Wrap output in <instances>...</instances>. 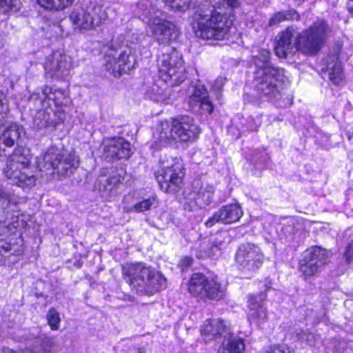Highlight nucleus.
Instances as JSON below:
<instances>
[{"mask_svg": "<svg viewBox=\"0 0 353 353\" xmlns=\"http://www.w3.org/2000/svg\"><path fill=\"white\" fill-rule=\"evenodd\" d=\"M329 32V27L323 19L316 20L309 28L294 37L296 30L291 26L278 35L275 54L281 58L299 50L305 54H314L319 52Z\"/></svg>", "mask_w": 353, "mask_h": 353, "instance_id": "f257e3e1", "label": "nucleus"}, {"mask_svg": "<svg viewBox=\"0 0 353 353\" xmlns=\"http://www.w3.org/2000/svg\"><path fill=\"white\" fill-rule=\"evenodd\" d=\"M221 1L232 8L239 6L238 0H218L212 7L203 6L198 8L192 22V28L196 37L214 40H223L228 37L232 21L218 10L221 9Z\"/></svg>", "mask_w": 353, "mask_h": 353, "instance_id": "f03ea898", "label": "nucleus"}, {"mask_svg": "<svg viewBox=\"0 0 353 353\" xmlns=\"http://www.w3.org/2000/svg\"><path fill=\"white\" fill-rule=\"evenodd\" d=\"M270 52L265 49L253 51L252 64L254 67L253 86L269 100H277L280 85L284 81L283 69L274 67L270 61Z\"/></svg>", "mask_w": 353, "mask_h": 353, "instance_id": "7ed1b4c3", "label": "nucleus"}, {"mask_svg": "<svg viewBox=\"0 0 353 353\" xmlns=\"http://www.w3.org/2000/svg\"><path fill=\"white\" fill-rule=\"evenodd\" d=\"M199 134L200 129L192 117L178 116L171 118L170 121H162L156 128L150 147L157 150L176 140L182 142L193 141Z\"/></svg>", "mask_w": 353, "mask_h": 353, "instance_id": "20e7f679", "label": "nucleus"}, {"mask_svg": "<svg viewBox=\"0 0 353 353\" xmlns=\"http://www.w3.org/2000/svg\"><path fill=\"white\" fill-rule=\"evenodd\" d=\"M122 272L129 285L139 294H152L166 287L165 278L143 263L126 264Z\"/></svg>", "mask_w": 353, "mask_h": 353, "instance_id": "39448f33", "label": "nucleus"}, {"mask_svg": "<svg viewBox=\"0 0 353 353\" xmlns=\"http://www.w3.org/2000/svg\"><path fill=\"white\" fill-rule=\"evenodd\" d=\"M134 14L148 26L154 39L161 44L168 43L176 38V26L165 18L156 15L155 8L150 0H143L136 6Z\"/></svg>", "mask_w": 353, "mask_h": 353, "instance_id": "423d86ee", "label": "nucleus"}, {"mask_svg": "<svg viewBox=\"0 0 353 353\" xmlns=\"http://www.w3.org/2000/svg\"><path fill=\"white\" fill-rule=\"evenodd\" d=\"M32 155L28 148L18 147L9 156L3 168L5 176L12 183L21 188L30 187L35 184L36 177L30 165Z\"/></svg>", "mask_w": 353, "mask_h": 353, "instance_id": "0eeeda50", "label": "nucleus"}, {"mask_svg": "<svg viewBox=\"0 0 353 353\" xmlns=\"http://www.w3.org/2000/svg\"><path fill=\"white\" fill-rule=\"evenodd\" d=\"M159 78L168 86L180 85L186 78L185 69L180 53L166 46L158 59Z\"/></svg>", "mask_w": 353, "mask_h": 353, "instance_id": "6e6552de", "label": "nucleus"}, {"mask_svg": "<svg viewBox=\"0 0 353 353\" xmlns=\"http://www.w3.org/2000/svg\"><path fill=\"white\" fill-rule=\"evenodd\" d=\"M79 159L74 153L62 152L52 146L38 159L37 165L41 170L57 172L62 175L68 174L72 168L79 166Z\"/></svg>", "mask_w": 353, "mask_h": 353, "instance_id": "1a4fd4ad", "label": "nucleus"}, {"mask_svg": "<svg viewBox=\"0 0 353 353\" xmlns=\"http://www.w3.org/2000/svg\"><path fill=\"white\" fill-rule=\"evenodd\" d=\"M108 18L105 8L100 5L83 8L77 7L70 14L69 19L75 30H90L99 26Z\"/></svg>", "mask_w": 353, "mask_h": 353, "instance_id": "9d476101", "label": "nucleus"}, {"mask_svg": "<svg viewBox=\"0 0 353 353\" xmlns=\"http://www.w3.org/2000/svg\"><path fill=\"white\" fill-rule=\"evenodd\" d=\"M183 170L180 159L171 158L156 174V179L161 190L170 194L179 192L183 184Z\"/></svg>", "mask_w": 353, "mask_h": 353, "instance_id": "9b49d317", "label": "nucleus"}, {"mask_svg": "<svg viewBox=\"0 0 353 353\" xmlns=\"http://www.w3.org/2000/svg\"><path fill=\"white\" fill-rule=\"evenodd\" d=\"M104 61L105 70L114 77H118L134 67L136 59L132 48L126 46L119 51L109 49L105 55Z\"/></svg>", "mask_w": 353, "mask_h": 353, "instance_id": "f8f14e48", "label": "nucleus"}, {"mask_svg": "<svg viewBox=\"0 0 353 353\" xmlns=\"http://www.w3.org/2000/svg\"><path fill=\"white\" fill-rule=\"evenodd\" d=\"M263 260L264 256L261 249L254 244H243L236 253V264L244 272H252L258 270Z\"/></svg>", "mask_w": 353, "mask_h": 353, "instance_id": "ddd939ff", "label": "nucleus"}, {"mask_svg": "<svg viewBox=\"0 0 353 353\" xmlns=\"http://www.w3.org/2000/svg\"><path fill=\"white\" fill-rule=\"evenodd\" d=\"M71 67V57L61 50L54 51L48 56L43 65L46 74L57 79L67 78Z\"/></svg>", "mask_w": 353, "mask_h": 353, "instance_id": "4468645a", "label": "nucleus"}, {"mask_svg": "<svg viewBox=\"0 0 353 353\" xmlns=\"http://www.w3.org/2000/svg\"><path fill=\"white\" fill-rule=\"evenodd\" d=\"M328 252L321 247H312L307 249L303 259L300 261L299 270L305 277H310L318 273L327 263Z\"/></svg>", "mask_w": 353, "mask_h": 353, "instance_id": "2eb2a0df", "label": "nucleus"}, {"mask_svg": "<svg viewBox=\"0 0 353 353\" xmlns=\"http://www.w3.org/2000/svg\"><path fill=\"white\" fill-rule=\"evenodd\" d=\"M37 100L43 109H51V103L57 107L67 105L70 102L68 93L65 90H61L57 87L45 86L41 88V93H33L29 97L30 103H33L35 105V100Z\"/></svg>", "mask_w": 353, "mask_h": 353, "instance_id": "dca6fc26", "label": "nucleus"}, {"mask_svg": "<svg viewBox=\"0 0 353 353\" xmlns=\"http://www.w3.org/2000/svg\"><path fill=\"white\" fill-rule=\"evenodd\" d=\"M188 104L191 110L201 114H210L213 111L208 92L205 85L200 83L192 86Z\"/></svg>", "mask_w": 353, "mask_h": 353, "instance_id": "f3484780", "label": "nucleus"}, {"mask_svg": "<svg viewBox=\"0 0 353 353\" xmlns=\"http://www.w3.org/2000/svg\"><path fill=\"white\" fill-rule=\"evenodd\" d=\"M213 194V186L206 185L205 187H200V181L196 180L193 183V190L189 192L185 190L184 192L185 203L192 208L194 205L201 208L210 204Z\"/></svg>", "mask_w": 353, "mask_h": 353, "instance_id": "a211bd4d", "label": "nucleus"}, {"mask_svg": "<svg viewBox=\"0 0 353 353\" xmlns=\"http://www.w3.org/2000/svg\"><path fill=\"white\" fill-rule=\"evenodd\" d=\"M103 150L104 157L108 161L128 159L132 153L130 143L121 137L105 140Z\"/></svg>", "mask_w": 353, "mask_h": 353, "instance_id": "6ab92c4d", "label": "nucleus"}, {"mask_svg": "<svg viewBox=\"0 0 353 353\" xmlns=\"http://www.w3.org/2000/svg\"><path fill=\"white\" fill-rule=\"evenodd\" d=\"M265 296L263 294L248 296V320L250 323L260 326L267 319L266 307L263 305L262 301Z\"/></svg>", "mask_w": 353, "mask_h": 353, "instance_id": "aec40b11", "label": "nucleus"}, {"mask_svg": "<svg viewBox=\"0 0 353 353\" xmlns=\"http://www.w3.org/2000/svg\"><path fill=\"white\" fill-rule=\"evenodd\" d=\"M23 130L22 127L16 123H6L0 126V145L10 148L14 145ZM5 154V150L0 146V156Z\"/></svg>", "mask_w": 353, "mask_h": 353, "instance_id": "412c9836", "label": "nucleus"}, {"mask_svg": "<svg viewBox=\"0 0 353 353\" xmlns=\"http://www.w3.org/2000/svg\"><path fill=\"white\" fill-rule=\"evenodd\" d=\"M225 325L221 319L206 320L201 327V334L208 342L225 332Z\"/></svg>", "mask_w": 353, "mask_h": 353, "instance_id": "4be33fe9", "label": "nucleus"}, {"mask_svg": "<svg viewBox=\"0 0 353 353\" xmlns=\"http://www.w3.org/2000/svg\"><path fill=\"white\" fill-rule=\"evenodd\" d=\"M42 110L39 111L37 115L36 120H34V122H36L37 120H40V123H38L41 128H46L50 129H54L57 125H59L61 122H62L63 119L61 117V113L56 112H48L46 109H43L41 107Z\"/></svg>", "mask_w": 353, "mask_h": 353, "instance_id": "5701e85b", "label": "nucleus"}, {"mask_svg": "<svg viewBox=\"0 0 353 353\" xmlns=\"http://www.w3.org/2000/svg\"><path fill=\"white\" fill-rule=\"evenodd\" d=\"M329 59L330 62L326 68L328 79L332 84L341 85L343 83L344 80L341 64L335 57H331Z\"/></svg>", "mask_w": 353, "mask_h": 353, "instance_id": "b1692460", "label": "nucleus"}, {"mask_svg": "<svg viewBox=\"0 0 353 353\" xmlns=\"http://www.w3.org/2000/svg\"><path fill=\"white\" fill-rule=\"evenodd\" d=\"M225 294V286L222 285L216 278H212L207 283L202 298L219 301L222 299Z\"/></svg>", "mask_w": 353, "mask_h": 353, "instance_id": "393cba45", "label": "nucleus"}, {"mask_svg": "<svg viewBox=\"0 0 353 353\" xmlns=\"http://www.w3.org/2000/svg\"><path fill=\"white\" fill-rule=\"evenodd\" d=\"M219 211L221 223L229 224L239 220L243 215L241 208L238 204L228 205L222 207Z\"/></svg>", "mask_w": 353, "mask_h": 353, "instance_id": "a878e982", "label": "nucleus"}, {"mask_svg": "<svg viewBox=\"0 0 353 353\" xmlns=\"http://www.w3.org/2000/svg\"><path fill=\"white\" fill-rule=\"evenodd\" d=\"M245 348L244 340L232 335L223 342L218 353H243Z\"/></svg>", "mask_w": 353, "mask_h": 353, "instance_id": "bb28decb", "label": "nucleus"}, {"mask_svg": "<svg viewBox=\"0 0 353 353\" xmlns=\"http://www.w3.org/2000/svg\"><path fill=\"white\" fill-rule=\"evenodd\" d=\"M208 281L209 279H208L207 277L202 274H193L189 281V292L194 296H200L202 298Z\"/></svg>", "mask_w": 353, "mask_h": 353, "instance_id": "cd10ccee", "label": "nucleus"}, {"mask_svg": "<svg viewBox=\"0 0 353 353\" xmlns=\"http://www.w3.org/2000/svg\"><path fill=\"white\" fill-rule=\"evenodd\" d=\"M21 199L12 191L0 185V208L6 209L11 205H16L21 203Z\"/></svg>", "mask_w": 353, "mask_h": 353, "instance_id": "c85d7f7f", "label": "nucleus"}, {"mask_svg": "<svg viewBox=\"0 0 353 353\" xmlns=\"http://www.w3.org/2000/svg\"><path fill=\"white\" fill-rule=\"evenodd\" d=\"M75 0H37L43 8L50 11H62L73 4Z\"/></svg>", "mask_w": 353, "mask_h": 353, "instance_id": "c756f323", "label": "nucleus"}, {"mask_svg": "<svg viewBox=\"0 0 353 353\" xmlns=\"http://www.w3.org/2000/svg\"><path fill=\"white\" fill-rule=\"evenodd\" d=\"M158 204L159 201L157 196L155 194H152L148 198L143 199L134 205L130 211H134L135 212H143L145 211L150 210L152 208H157Z\"/></svg>", "mask_w": 353, "mask_h": 353, "instance_id": "7c9ffc66", "label": "nucleus"}, {"mask_svg": "<svg viewBox=\"0 0 353 353\" xmlns=\"http://www.w3.org/2000/svg\"><path fill=\"white\" fill-rule=\"evenodd\" d=\"M298 17V13L294 10L279 12L272 17L269 21V26H274L286 20L297 19Z\"/></svg>", "mask_w": 353, "mask_h": 353, "instance_id": "2f4dec72", "label": "nucleus"}, {"mask_svg": "<svg viewBox=\"0 0 353 353\" xmlns=\"http://www.w3.org/2000/svg\"><path fill=\"white\" fill-rule=\"evenodd\" d=\"M18 215L11 217V220L8 219L0 222V236L7 235L14 232L15 229L18 227Z\"/></svg>", "mask_w": 353, "mask_h": 353, "instance_id": "473e14b6", "label": "nucleus"}, {"mask_svg": "<svg viewBox=\"0 0 353 353\" xmlns=\"http://www.w3.org/2000/svg\"><path fill=\"white\" fill-rule=\"evenodd\" d=\"M165 88L160 87L157 84H153L152 86L147 91L148 97L157 102H165L166 96Z\"/></svg>", "mask_w": 353, "mask_h": 353, "instance_id": "72a5a7b5", "label": "nucleus"}, {"mask_svg": "<svg viewBox=\"0 0 353 353\" xmlns=\"http://www.w3.org/2000/svg\"><path fill=\"white\" fill-rule=\"evenodd\" d=\"M21 7V0H0V10L4 13L17 12Z\"/></svg>", "mask_w": 353, "mask_h": 353, "instance_id": "f704fd0d", "label": "nucleus"}, {"mask_svg": "<svg viewBox=\"0 0 353 353\" xmlns=\"http://www.w3.org/2000/svg\"><path fill=\"white\" fill-rule=\"evenodd\" d=\"M105 181V184L103 185V189L99 188V190L109 194H114V191L121 183L120 178L117 176H111L106 179Z\"/></svg>", "mask_w": 353, "mask_h": 353, "instance_id": "c9c22d12", "label": "nucleus"}, {"mask_svg": "<svg viewBox=\"0 0 353 353\" xmlns=\"http://www.w3.org/2000/svg\"><path fill=\"white\" fill-rule=\"evenodd\" d=\"M6 90L0 88V120L5 118L9 112L8 100Z\"/></svg>", "mask_w": 353, "mask_h": 353, "instance_id": "e433bc0d", "label": "nucleus"}, {"mask_svg": "<svg viewBox=\"0 0 353 353\" xmlns=\"http://www.w3.org/2000/svg\"><path fill=\"white\" fill-rule=\"evenodd\" d=\"M47 319L52 330H56L59 329L60 317L57 311L54 309H50L47 314Z\"/></svg>", "mask_w": 353, "mask_h": 353, "instance_id": "4c0bfd02", "label": "nucleus"}, {"mask_svg": "<svg viewBox=\"0 0 353 353\" xmlns=\"http://www.w3.org/2000/svg\"><path fill=\"white\" fill-rule=\"evenodd\" d=\"M268 154L264 150H254V155L250 161L258 165L264 163L268 161Z\"/></svg>", "mask_w": 353, "mask_h": 353, "instance_id": "58836bf2", "label": "nucleus"}, {"mask_svg": "<svg viewBox=\"0 0 353 353\" xmlns=\"http://www.w3.org/2000/svg\"><path fill=\"white\" fill-rule=\"evenodd\" d=\"M267 353H294L285 345H274L270 347Z\"/></svg>", "mask_w": 353, "mask_h": 353, "instance_id": "ea45409f", "label": "nucleus"}, {"mask_svg": "<svg viewBox=\"0 0 353 353\" xmlns=\"http://www.w3.org/2000/svg\"><path fill=\"white\" fill-rule=\"evenodd\" d=\"M219 211L216 212L212 216L210 217L205 223V225L208 228L212 227L216 223L221 222V218H219Z\"/></svg>", "mask_w": 353, "mask_h": 353, "instance_id": "a19ab883", "label": "nucleus"}, {"mask_svg": "<svg viewBox=\"0 0 353 353\" xmlns=\"http://www.w3.org/2000/svg\"><path fill=\"white\" fill-rule=\"evenodd\" d=\"M221 245V243H219V244L216 243L215 244V243L213 242L212 243V246H211L210 250L205 251L203 254H197V257L198 258H204V257H206V256H212V252H214V250H221V247H220Z\"/></svg>", "mask_w": 353, "mask_h": 353, "instance_id": "79ce46f5", "label": "nucleus"}, {"mask_svg": "<svg viewBox=\"0 0 353 353\" xmlns=\"http://www.w3.org/2000/svg\"><path fill=\"white\" fill-rule=\"evenodd\" d=\"M297 339L301 341H305L309 345H312L313 343L311 341V339L313 337L312 334L310 333H297Z\"/></svg>", "mask_w": 353, "mask_h": 353, "instance_id": "37998d69", "label": "nucleus"}, {"mask_svg": "<svg viewBox=\"0 0 353 353\" xmlns=\"http://www.w3.org/2000/svg\"><path fill=\"white\" fill-rule=\"evenodd\" d=\"M344 256L346 259L347 262L350 263L353 256V242L350 243V244L347 246Z\"/></svg>", "mask_w": 353, "mask_h": 353, "instance_id": "c03bdc74", "label": "nucleus"}, {"mask_svg": "<svg viewBox=\"0 0 353 353\" xmlns=\"http://www.w3.org/2000/svg\"><path fill=\"white\" fill-rule=\"evenodd\" d=\"M193 259L190 257H184L181 261V266L182 270H183L185 268L190 267L192 263Z\"/></svg>", "mask_w": 353, "mask_h": 353, "instance_id": "a18cd8bd", "label": "nucleus"}, {"mask_svg": "<svg viewBox=\"0 0 353 353\" xmlns=\"http://www.w3.org/2000/svg\"><path fill=\"white\" fill-rule=\"evenodd\" d=\"M0 248L6 252H10L13 250L11 243H8L2 240H0Z\"/></svg>", "mask_w": 353, "mask_h": 353, "instance_id": "49530a36", "label": "nucleus"}, {"mask_svg": "<svg viewBox=\"0 0 353 353\" xmlns=\"http://www.w3.org/2000/svg\"><path fill=\"white\" fill-rule=\"evenodd\" d=\"M223 84H224V79L222 78L219 79L216 81V82L214 85V88L217 90H220L223 87Z\"/></svg>", "mask_w": 353, "mask_h": 353, "instance_id": "de8ad7c7", "label": "nucleus"}, {"mask_svg": "<svg viewBox=\"0 0 353 353\" xmlns=\"http://www.w3.org/2000/svg\"><path fill=\"white\" fill-rule=\"evenodd\" d=\"M347 7L349 11L353 14V0H348Z\"/></svg>", "mask_w": 353, "mask_h": 353, "instance_id": "09e8293b", "label": "nucleus"}, {"mask_svg": "<svg viewBox=\"0 0 353 353\" xmlns=\"http://www.w3.org/2000/svg\"><path fill=\"white\" fill-rule=\"evenodd\" d=\"M347 139L351 141L353 139V128H352V130L351 132H349L347 134Z\"/></svg>", "mask_w": 353, "mask_h": 353, "instance_id": "8fccbe9b", "label": "nucleus"}, {"mask_svg": "<svg viewBox=\"0 0 353 353\" xmlns=\"http://www.w3.org/2000/svg\"><path fill=\"white\" fill-rule=\"evenodd\" d=\"M3 353H16L15 352H14V351L11 350H10V349H9V348H4V349L3 350Z\"/></svg>", "mask_w": 353, "mask_h": 353, "instance_id": "3c124183", "label": "nucleus"}, {"mask_svg": "<svg viewBox=\"0 0 353 353\" xmlns=\"http://www.w3.org/2000/svg\"><path fill=\"white\" fill-rule=\"evenodd\" d=\"M3 46V41L1 35L0 34V48H1Z\"/></svg>", "mask_w": 353, "mask_h": 353, "instance_id": "603ef678", "label": "nucleus"}, {"mask_svg": "<svg viewBox=\"0 0 353 353\" xmlns=\"http://www.w3.org/2000/svg\"><path fill=\"white\" fill-rule=\"evenodd\" d=\"M257 128L256 126H250V130H256Z\"/></svg>", "mask_w": 353, "mask_h": 353, "instance_id": "864d4df0", "label": "nucleus"}]
</instances>
